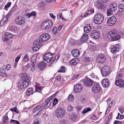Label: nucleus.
Instances as JSON below:
<instances>
[{
    "mask_svg": "<svg viewBox=\"0 0 124 124\" xmlns=\"http://www.w3.org/2000/svg\"><path fill=\"white\" fill-rule=\"evenodd\" d=\"M117 32L116 30H112L110 31L107 35L108 38L111 39L112 41L118 40L121 37L120 35H117Z\"/></svg>",
    "mask_w": 124,
    "mask_h": 124,
    "instance_id": "1",
    "label": "nucleus"
},
{
    "mask_svg": "<svg viewBox=\"0 0 124 124\" xmlns=\"http://www.w3.org/2000/svg\"><path fill=\"white\" fill-rule=\"evenodd\" d=\"M103 16L101 14L99 13L96 14L93 18V21L94 23L97 24H101L103 20Z\"/></svg>",
    "mask_w": 124,
    "mask_h": 124,
    "instance_id": "2",
    "label": "nucleus"
},
{
    "mask_svg": "<svg viewBox=\"0 0 124 124\" xmlns=\"http://www.w3.org/2000/svg\"><path fill=\"white\" fill-rule=\"evenodd\" d=\"M53 25L52 22L50 20L48 21H45L43 22L41 25L42 29H50Z\"/></svg>",
    "mask_w": 124,
    "mask_h": 124,
    "instance_id": "3",
    "label": "nucleus"
},
{
    "mask_svg": "<svg viewBox=\"0 0 124 124\" xmlns=\"http://www.w3.org/2000/svg\"><path fill=\"white\" fill-rule=\"evenodd\" d=\"M28 84L27 81L21 80L18 81L17 86L19 89L22 90L27 87Z\"/></svg>",
    "mask_w": 124,
    "mask_h": 124,
    "instance_id": "4",
    "label": "nucleus"
},
{
    "mask_svg": "<svg viewBox=\"0 0 124 124\" xmlns=\"http://www.w3.org/2000/svg\"><path fill=\"white\" fill-rule=\"evenodd\" d=\"M15 22L17 25H22L25 23V19L23 17L19 16H17L15 19Z\"/></svg>",
    "mask_w": 124,
    "mask_h": 124,
    "instance_id": "5",
    "label": "nucleus"
},
{
    "mask_svg": "<svg viewBox=\"0 0 124 124\" xmlns=\"http://www.w3.org/2000/svg\"><path fill=\"white\" fill-rule=\"evenodd\" d=\"M110 68L109 67L105 66L102 68L101 73L102 76L105 77L108 75L110 73Z\"/></svg>",
    "mask_w": 124,
    "mask_h": 124,
    "instance_id": "6",
    "label": "nucleus"
},
{
    "mask_svg": "<svg viewBox=\"0 0 124 124\" xmlns=\"http://www.w3.org/2000/svg\"><path fill=\"white\" fill-rule=\"evenodd\" d=\"M100 35V32L96 30H94L92 31L90 34V35L91 37L94 39H97L98 38Z\"/></svg>",
    "mask_w": 124,
    "mask_h": 124,
    "instance_id": "7",
    "label": "nucleus"
},
{
    "mask_svg": "<svg viewBox=\"0 0 124 124\" xmlns=\"http://www.w3.org/2000/svg\"><path fill=\"white\" fill-rule=\"evenodd\" d=\"M53 54L52 53H46L43 56L44 60L47 62H50L53 57Z\"/></svg>",
    "mask_w": 124,
    "mask_h": 124,
    "instance_id": "8",
    "label": "nucleus"
},
{
    "mask_svg": "<svg viewBox=\"0 0 124 124\" xmlns=\"http://www.w3.org/2000/svg\"><path fill=\"white\" fill-rule=\"evenodd\" d=\"M39 40L42 42L48 41L50 38V35L47 33L42 34L39 37Z\"/></svg>",
    "mask_w": 124,
    "mask_h": 124,
    "instance_id": "9",
    "label": "nucleus"
},
{
    "mask_svg": "<svg viewBox=\"0 0 124 124\" xmlns=\"http://www.w3.org/2000/svg\"><path fill=\"white\" fill-rule=\"evenodd\" d=\"M83 83L84 85L87 87L91 86L93 84V81L89 78H86L83 79Z\"/></svg>",
    "mask_w": 124,
    "mask_h": 124,
    "instance_id": "10",
    "label": "nucleus"
},
{
    "mask_svg": "<svg viewBox=\"0 0 124 124\" xmlns=\"http://www.w3.org/2000/svg\"><path fill=\"white\" fill-rule=\"evenodd\" d=\"M65 111L64 109L61 108H58L56 112V115L57 117L61 118L65 115Z\"/></svg>",
    "mask_w": 124,
    "mask_h": 124,
    "instance_id": "11",
    "label": "nucleus"
},
{
    "mask_svg": "<svg viewBox=\"0 0 124 124\" xmlns=\"http://www.w3.org/2000/svg\"><path fill=\"white\" fill-rule=\"evenodd\" d=\"M116 19L115 17H111L108 19L107 23L108 25L112 26L116 23Z\"/></svg>",
    "mask_w": 124,
    "mask_h": 124,
    "instance_id": "12",
    "label": "nucleus"
},
{
    "mask_svg": "<svg viewBox=\"0 0 124 124\" xmlns=\"http://www.w3.org/2000/svg\"><path fill=\"white\" fill-rule=\"evenodd\" d=\"M101 87L100 85L97 83L94 84L92 88L93 92L95 93H98L100 91Z\"/></svg>",
    "mask_w": 124,
    "mask_h": 124,
    "instance_id": "13",
    "label": "nucleus"
},
{
    "mask_svg": "<svg viewBox=\"0 0 124 124\" xmlns=\"http://www.w3.org/2000/svg\"><path fill=\"white\" fill-rule=\"evenodd\" d=\"M82 86L79 84H76L74 87V90L76 93H79L82 90Z\"/></svg>",
    "mask_w": 124,
    "mask_h": 124,
    "instance_id": "14",
    "label": "nucleus"
},
{
    "mask_svg": "<svg viewBox=\"0 0 124 124\" xmlns=\"http://www.w3.org/2000/svg\"><path fill=\"white\" fill-rule=\"evenodd\" d=\"M105 59L104 56L103 54L99 55L97 57L96 60L98 62L103 63L104 62Z\"/></svg>",
    "mask_w": 124,
    "mask_h": 124,
    "instance_id": "15",
    "label": "nucleus"
},
{
    "mask_svg": "<svg viewBox=\"0 0 124 124\" xmlns=\"http://www.w3.org/2000/svg\"><path fill=\"white\" fill-rule=\"evenodd\" d=\"M101 84L103 87H107L109 86L110 83L108 79L105 78L101 81Z\"/></svg>",
    "mask_w": 124,
    "mask_h": 124,
    "instance_id": "16",
    "label": "nucleus"
},
{
    "mask_svg": "<svg viewBox=\"0 0 124 124\" xmlns=\"http://www.w3.org/2000/svg\"><path fill=\"white\" fill-rule=\"evenodd\" d=\"M119 46V45L118 44H116L115 46H111L110 51L111 53L114 54L116 53L117 52H118Z\"/></svg>",
    "mask_w": 124,
    "mask_h": 124,
    "instance_id": "17",
    "label": "nucleus"
},
{
    "mask_svg": "<svg viewBox=\"0 0 124 124\" xmlns=\"http://www.w3.org/2000/svg\"><path fill=\"white\" fill-rule=\"evenodd\" d=\"M115 84L120 87H124V81L121 79H118L115 81Z\"/></svg>",
    "mask_w": 124,
    "mask_h": 124,
    "instance_id": "18",
    "label": "nucleus"
},
{
    "mask_svg": "<svg viewBox=\"0 0 124 124\" xmlns=\"http://www.w3.org/2000/svg\"><path fill=\"white\" fill-rule=\"evenodd\" d=\"M53 98V96L49 97L46 99L45 101V103L46 104V106H47V108L49 107L51 104L52 101L51 100Z\"/></svg>",
    "mask_w": 124,
    "mask_h": 124,
    "instance_id": "19",
    "label": "nucleus"
},
{
    "mask_svg": "<svg viewBox=\"0 0 124 124\" xmlns=\"http://www.w3.org/2000/svg\"><path fill=\"white\" fill-rule=\"evenodd\" d=\"M10 15L9 14H8L6 16L3 18V20H2L0 22V25L2 26L5 24V23H6L8 20V17L10 16Z\"/></svg>",
    "mask_w": 124,
    "mask_h": 124,
    "instance_id": "20",
    "label": "nucleus"
},
{
    "mask_svg": "<svg viewBox=\"0 0 124 124\" xmlns=\"http://www.w3.org/2000/svg\"><path fill=\"white\" fill-rule=\"evenodd\" d=\"M19 76L21 77L22 80H27V81H29V79L28 78V75L27 73H21L19 74Z\"/></svg>",
    "mask_w": 124,
    "mask_h": 124,
    "instance_id": "21",
    "label": "nucleus"
},
{
    "mask_svg": "<svg viewBox=\"0 0 124 124\" xmlns=\"http://www.w3.org/2000/svg\"><path fill=\"white\" fill-rule=\"evenodd\" d=\"M71 53L74 57H78L80 54L79 51L77 49H74L73 50L71 51Z\"/></svg>",
    "mask_w": 124,
    "mask_h": 124,
    "instance_id": "22",
    "label": "nucleus"
},
{
    "mask_svg": "<svg viewBox=\"0 0 124 124\" xmlns=\"http://www.w3.org/2000/svg\"><path fill=\"white\" fill-rule=\"evenodd\" d=\"M38 106L39 107L40 110V111L38 113V114H40L43 110L47 108V106H46V104L44 102L42 104H40Z\"/></svg>",
    "mask_w": 124,
    "mask_h": 124,
    "instance_id": "23",
    "label": "nucleus"
},
{
    "mask_svg": "<svg viewBox=\"0 0 124 124\" xmlns=\"http://www.w3.org/2000/svg\"><path fill=\"white\" fill-rule=\"evenodd\" d=\"M19 28L15 26H9V31L14 32H16L18 30Z\"/></svg>",
    "mask_w": 124,
    "mask_h": 124,
    "instance_id": "24",
    "label": "nucleus"
},
{
    "mask_svg": "<svg viewBox=\"0 0 124 124\" xmlns=\"http://www.w3.org/2000/svg\"><path fill=\"white\" fill-rule=\"evenodd\" d=\"M34 92V90L33 88H28L26 90V94L27 96H29L32 94Z\"/></svg>",
    "mask_w": 124,
    "mask_h": 124,
    "instance_id": "25",
    "label": "nucleus"
},
{
    "mask_svg": "<svg viewBox=\"0 0 124 124\" xmlns=\"http://www.w3.org/2000/svg\"><path fill=\"white\" fill-rule=\"evenodd\" d=\"M88 38L87 34L86 33L84 34L82 36L80 39V41L82 43H84L86 41Z\"/></svg>",
    "mask_w": 124,
    "mask_h": 124,
    "instance_id": "26",
    "label": "nucleus"
},
{
    "mask_svg": "<svg viewBox=\"0 0 124 124\" xmlns=\"http://www.w3.org/2000/svg\"><path fill=\"white\" fill-rule=\"evenodd\" d=\"M111 5L112 6L108 10H109V11H111L113 13H114L117 9V4L116 3L114 4V3H113Z\"/></svg>",
    "mask_w": 124,
    "mask_h": 124,
    "instance_id": "27",
    "label": "nucleus"
},
{
    "mask_svg": "<svg viewBox=\"0 0 124 124\" xmlns=\"http://www.w3.org/2000/svg\"><path fill=\"white\" fill-rule=\"evenodd\" d=\"M35 86V91L37 92L40 93L42 90V88L40 86V84L39 83H36Z\"/></svg>",
    "mask_w": 124,
    "mask_h": 124,
    "instance_id": "28",
    "label": "nucleus"
},
{
    "mask_svg": "<svg viewBox=\"0 0 124 124\" xmlns=\"http://www.w3.org/2000/svg\"><path fill=\"white\" fill-rule=\"evenodd\" d=\"M38 66L40 69L42 70L46 66V63L44 61H42L39 63Z\"/></svg>",
    "mask_w": 124,
    "mask_h": 124,
    "instance_id": "29",
    "label": "nucleus"
},
{
    "mask_svg": "<svg viewBox=\"0 0 124 124\" xmlns=\"http://www.w3.org/2000/svg\"><path fill=\"white\" fill-rule=\"evenodd\" d=\"M78 60L76 58L72 59L70 62V63L71 65H75L79 62Z\"/></svg>",
    "mask_w": 124,
    "mask_h": 124,
    "instance_id": "30",
    "label": "nucleus"
},
{
    "mask_svg": "<svg viewBox=\"0 0 124 124\" xmlns=\"http://www.w3.org/2000/svg\"><path fill=\"white\" fill-rule=\"evenodd\" d=\"M42 41H41L39 40V39H37L34 42V46H42Z\"/></svg>",
    "mask_w": 124,
    "mask_h": 124,
    "instance_id": "31",
    "label": "nucleus"
},
{
    "mask_svg": "<svg viewBox=\"0 0 124 124\" xmlns=\"http://www.w3.org/2000/svg\"><path fill=\"white\" fill-rule=\"evenodd\" d=\"M91 26L90 25H87L84 27V31L86 33H88L91 30Z\"/></svg>",
    "mask_w": 124,
    "mask_h": 124,
    "instance_id": "32",
    "label": "nucleus"
},
{
    "mask_svg": "<svg viewBox=\"0 0 124 124\" xmlns=\"http://www.w3.org/2000/svg\"><path fill=\"white\" fill-rule=\"evenodd\" d=\"M97 4H96V6L97 8L99 9H101L103 8L104 9L105 7H106L105 4H103V3L102 4L100 3L98 4L97 3Z\"/></svg>",
    "mask_w": 124,
    "mask_h": 124,
    "instance_id": "33",
    "label": "nucleus"
},
{
    "mask_svg": "<svg viewBox=\"0 0 124 124\" xmlns=\"http://www.w3.org/2000/svg\"><path fill=\"white\" fill-rule=\"evenodd\" d=\"M4 36L6 38L9 39L12 38L13 35L10 32H6L5 33Z\"/></svg>",
    "mask_w": 124,
    "mask_h": 124,
    "instance_id": "34",
    "label": "nucleus"
},
{
    "mask_svg": "<svg viewBox=\"0 0 124 124\" xmlns=\"http://www.w3.org/2000/svg\"><path fill=\"white\" fill-rule=\"evenodd\" d=\"M36 62V58L32 57V58L31 62V64L32 66H35Z\"/></svg>",
    "mask_w": 124,
    "mask_h": 124,
    "instance_id": "35",
    "label": "nucleus"
},
{
    "mask_svg": "<svg viewBox=\"0 0 124 124\" xmlns=\"http://www.w3.org/2000/svg\"><path fill=\"white\" fill-rule=\"evenodd\" d=\"M8 119V117L7 115H6L3 117V123L7 124V122Z\"/></svg>",
    "mask_w": 124,
    "mask_h": 124,
    "instance_id": "36",
    "label": "nucleus"
},
{
    "mask_svg": "<svg viewBox=\"0 0 124 124\" xmlns=\"http://www.w3.org/2000/svg\"><path fill=\"white\" fill-rule=\"evenodd\" d=\"M56 27H53L52 30L53 33L55 35H57L59 33Z\"/></svg>",
    "mask_w": 124,
    "mask_h": 124,
    "instance_id": "37",
    "label": "nucleus"
},
{
    "mask_svg": "<svg viewBox=\"0 0 124 124\" xmlns=\"http://www.w3.org/2000/svg\"><path fill=\"white\" fill-rule=\"evenodd\" d=\"M29 56L28 53H26L24 57L23 61L24 62H27L29 60Z\"/></svg>",
    "mask_w": 124,
    "mask_h": 124,
    "instance_id": "38",
    "label": "nucleus"
},
{
    "mask_svg": "<svg viewBox=\"0 0 124 124\" xmlns=\"http://www.w3.org/2000/svg\"><path fill=\"white\" fill-rule=\"evenodd\" d=\"M119 10V11H124V4H121L118 6Z\"/></svg>",
    "mask_w": 124,
    "mask_h": 124,
    "instance_id": "39",
    "label": "nucleus"
},
{
    "mask_svg": "<svg viewBox=\"0 0 124 124\" xmlns=\"http://www.w3.org/2000/svg\"><path fill=\"white\" fill-rule=\"evenodd\" d=\"M91 110V108L89 107L88 108H86L84 109L82 112V113H85L88 112L90 111Z\"/></svg>",
    "mask_w": 124,
    "mask_h": 124,
    "instance_id": "40",
    "label": "nucleus"
},
{
    "mask_svg": "<svg viewBox=\"0 0 124 124\" xmlns=\"http://www.w3.org/2000/svg\"><path fill=\"white\" fill-rule=\"evenodd\" d=\"M124 118V116L123 115H121L119 113L118 114V116L116 117V119H123Z\"/></svg>",
    "mask_w": 124,
    "mask_h": 124,
    "instance_id": "41",
    "label": "nucleus"
},
{
    "mask_svg": "<svg viewBox=\"0 0 124 124\" xmlns=\"http://www.w3.org/2000/svg\"><path fill=\"white\" fill-rule=\"evenodd\" d=\"M74 98L73 96L71 95H70L67 98L68 100L69 101H72Z\"/></svg>",
    "mask_w": 124,
    "mask_h": 124,
    "instance_id": "42",
    "label": "nucleus"
},
{
    "mask_svg": "<svg viewBox=\"0 0 124 124\" xmlns=\"http://www.w3.org/2000/svg\"><path fill=\"white\" fill-rule=\"evenodd\" d=\"M9 110L12 111H15L16 113H19V111L18 110L17 108L16 107H14L12 108H11Z\"/></svg>",
    "mask_w": 124,
    "mask_h": 124,
    "instance_id": "43",
    "label": "nucleus"
},
{
    "mask_svg": "<svg viewBox=\"0 0 124 124\" xmlns=\"http://www.w3.org/2000/svg\"><path fill=\"white\" fill-rule=\"evenodd\" d=\"M10 123H12L13 124H21L19 123V122L13 119H11L10 121Z\"/></svg>",
    "mask_w": 124,
    "mask_h": 124,
    "instance_id": "44",
    "label": "nucleus"
},
{
    "mask_svg": "<svg viewBox=\"0 0 124 124\" xmlns=\"http://www.w3.org/2000/svg\"><path fill=\"white\" fill-rule=\"evenodd\" d=\"M40 111L39 108V106H36L34 109L33 110V113H36L38 111Z\"/></svg>",
    "mask_w": 124,
    "mask_h": 124,
    "instance_id": "45",
    "label": "nucleus"
},
{
    "mask_svg": "<svg viewBox=\"0 0 124 124\" xmlns=\"http://www.w3.org/2000/svg\"><path fill=\"white\" fill-rule=\"evenodd\" d=\"M11 4V2H8L7 4L5 5L4 7V9L6 10H7V8H8L10 7Z\"/></svg>",
    "mask_w": 124,
    "mask_h": 124,
    "instance_id": "46",
    "label": "nucleus"
},
{
    "mask_svg": "<svg viewBox=\"0 0 124 124\" xmlns=\"http://www.w3.org/2000/svg\"><path fill=\"white\" fill-rule=\"evenodd\" d=\"M70 118L71 120L73 121H76L77 120L76 119V115H74L70 117Z\"/></svg>",
    "mask_w": 124,
    "mask_h": 124,
    "instance_id": "47",
    "label": "nucleus"
},
{
    "mask_svg": "<svg viewBox=\"0 0 124 124\" xmlns=\"http://www.w3.org/2000/svg\"><path fill=\"white\" fill-rule=\"evenodd\" d=\"M6 68L5 69L6 70H10L11 67V65L10 64H7L5 66Z\"/></svg>",
    "mask_w": 124,
    "mask_h": 124,
    "instance_id": "48",
    "label": "nucleus"
},
{
    "mask_svg": "<svg viewBox=\"0 0 124 124\" xmlns=\"http://www.w3.org/2000/svg\"><path fill=\"white\" fill-rule=\"evenodd\" d=\"M58 100L56 98H55L53 102V106H55L56 104L57 103Z\"/></svg>",
    "mask_w": 124,
    "mask_h": 124,
    "instance_id": "49",
    "label": "nucleus"
},
{
    "mask_svg": "<svg viewBox=\"0 0 124 124\" xmlns=\"http://www.w3.org/2000/svg\"><path fill=\"white\" fill-rule=\"evenodd\" d=\"M65 67L62 66L61 67V68L58 71L59 72H64L65 71Z\"/></svg>",
    "mask_w": 124,
    "mask_h": 124,
    "instance_id": "50",
    "label": "nucleus"
},
{
    "mask_svg": "<svg viewBox=\"0 0 124 124\" xmlns=\"http://www.w3.org/2000/svg\"><path fill=\"white\" fill-rule=\"evenodd\" d=\"M90 75L91 78L96 79H97V76L95 75L94 73H91Z\"/></svg>",
    "mask_w": 124,
    "mask_h": 124,
    "instance_id": "51",
    "label": "nucleus"
},
{
    "mask_svg": "<svg viewBox=\"0 0 124 124\" xmlns=\"http://www.w3.org/2000/svg\"><path fill=\"white\" fill-rule=\"evenodd\" d=\"M41 46H38L34 47L33 48V50L34 51H38L40 48Z\"/></svg>",
    "mask_w": 124,
    "mask_h": 124,
    "instance_id": "52",
    "label": "nucleus"
},
{
    "mask_svg": "<svg viewBox=\"0 0 124 124\" xmlns=\"http://www.w3.org/2000/svg\"><path fill=\"white\" fill-rule=\"evenodd\" d=\"M0 76L3 77H5L7 76V75L4 72L0 71Z\"/></svg>",
    "mask_w": 124,
    "mask_h": 124,
    "instance_id": "53",
    "label": "nucleus"
},
{
    "mask_svg": "<svg viewBox=\"0 0 124 124\" xmlns=\"http://www.w3.org/2000/svg\"><path fill=\"white\" fill-rule=\"evenodd\" d=\"M72 108L73 107L71 105H70L68 106L67 110L68 111L70 112L72 110Z\"/></svg>",
    "mask_w": 124,
    "mask_h": 124,
    "instance_id": "54",
    "label": "nucleus"
},
{
    "mask_svg": "<svg viewBox=\"0 0 124 124\" xmlns=\"http://www.w3.org/2000/svg\"><path fill=\"white\" fill-rule=\"evenodd\" d=\"M123 77V75L122 73H118L117 75V78L119 79H121Z\"/></svg>",
    "mask_w": 124,
    "mask_h": 124,
    "instance_id": "55",
    "label": "nucleus"
},
{
    "mask_svg": "<svg viewBox=\"0 0 124 124\" xmlns=\"http://www.w3.org/2000/svg\"><path fill=\"white\" fill-rule=\"evenodd\" d=\"M63 17H62V14L61 13H58L57 15V18L58 19H60V18L62 19Z\"/></svg>",
    "mask_w": 124,
    "mask_h": 124,
    "instance_id": "56",
    "label": "nucleus"
},
{
    "mask_svg": "<svg viewBox=\"0 0 124 124\" xmlns=\"http://www.w3.org/2000/svg\"><path fill=\"white\" fill-rule=\"evenodd\" d=\"M30 14L31 16H35L37 15V13L35 11H32Z\"/></svg>",
    "mask_w": 124,
    "mask_h": 124,
    "instance_id": "57",
    "label": "nucleus"
},
{
    "mask_svg": "<svg viewBox=\"0 0 124 124\" xmlns=\"http://www.w3.org/2000/svg\"><path fill=\"white\" fill-rule=\"evenodd\" d=\"M60 57V55L59 54H57L55 56L54 58V59L53 61H52L53 62L55 61V60H56L57 59H58Z\"/></svg>",
    "mask_w": 124,
    "mask_h": 124,
    "instance_id": "58",
    "label": "nucleus"
},
{
    "mask_svg": "<svg viewBox=\"0 0 124 124\" xmlns=\"http://www.w3.org/2000/svg\"><path fill=\"white\" fill-rule=\"evenodd\" d=\"M119 110L121 114H123L124 112V110L122 107H120L119 108Z\"/></svg>",
    "mask_w": 124,
    "mask_h": 124,
    "instance_id": "59",
    "label": "nucleus"
},
{
    "mask_svg": "<svg viewBox=\"0 0 124 124\" xmlns=\"http://www.w3.org/2000/svg\"><path fill=\"white\" fill-rule=\"evenodd\" d=\"M25 66L26 69H28L31 67V65L30 64L28 63L26 65H25Z\"/></svg>",
    "mask_w": 124,
    "mask_h": 124,
    "instance_id": "60",
    "label": "nucleus"
},
{
    "mask_svg": "<svg viewBox=\"0 0 124 124\" xmlns=\"http://www.w3.org/2000/svg\"><path fill=\"white\" fill-rule=\"evenodd\" d=\"M113 12L111 11H109L108 10L107 12V15L108 16H110L113 14Z\"/></svg>",
    "mask_w": 124,
    "mask_h": 124,
    "instance_id": "61",
    "label": "nucleus"
},
{
    "mask_svg": "<svg viewBox=\"0 0 124 124\" xmlns=\"http://www.w3.org/2000/svg\"><path fill=\"white\" fill-rule=\"evenodd\" d=\"M114 124H122L121 121L116 120L114 122Z\"/></svg>",
    "mask_w": 124,
    "mask_h": 124,
    "instance_id": "62",
    "label": "nucleus"
},
{
    "mask_svg": "<svg viewBox=\"0 0 124 124\" xmlns=\"http://www.w3.org/2000/svg\"><path fill=\"white\" fill-rule=\"evenodd\" d=\"M49 15L50 17L53 19H54L55 18V16L53 14L51 13L49 14Z\"/></svg>",
    "mask_w": 124,
    "mask_h": 124,
    "instance_id": "63",
    "label": "nucleus"
},
{
    "mask_svg": "<svg viewBox=\"0 0 124 124\" xmlns=\"http://www.w3.org/2000/svg\"><path fill=\"white\" fill-rule=\"evenodd\" d=\"M31 67L30 69V70L32 72H34L35 70V66H32Z\"/></svg>",
    "mask_w": 124,
    "mask_h": 124,
    "instance_id": "64",
    "label": "nucleus"
}]
</instances>
